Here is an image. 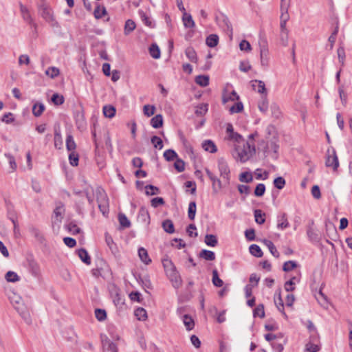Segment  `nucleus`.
Listing matches in <instances>:
<instances>
[{"mask_svg":"<svg viewBox=\"0 0 352 352\" xmlns=\"http://www.w3.org/2000/svg\"><path fill=\"white\" fill-rule=\"evenodd\" d=\"M255 153L256 149L254 144L242 141V144L235 145L232 156L236 161L244 163L249 160Z\"/></svg>","mask_w":352,"mask_h":352,"instance_id":"f257e3e1","label":"nucleus"},{"mask_svg":"<svg viewBox=\"0 0 352 352\" xmlns=\"http://www.w3.org/2000/svg\"><path fill=\"white\" fill-rule=\"evenodd\" d=\"M38 13L42 18L53 28H58V23L54 16L52 8L43 3L38 7Z\"/></svg>","mask_w":352,"mask_h":352,"instance_id":"f03ea898","label":"nucleus"},{"mask_svg":"<svg viewBox=\"0 0 352 352\" xmlns=\"http://www.w3.org/2000/svg\"><path fill=\"white\" fill-rule=\"evenodd\" d=\"M258 44L261 65L267 67L269 64V50L267 40L264 38H261L258 41Z\"/></svg>","mask_w":352,"mask_h":352,"instance_id":"7ed1b4c3","label":"nucleus"},{"mask_svg":"<svg viewBox=\"0 0 352 352\" xmlns=\"http://www.w3.org/2000/svg\"><path fill=\"white\" fill-rule=\"evenodd\" d=\"M65 212V206L63 202H56V207L53 212V216L52 218V224L57 225L59 226L63 219V216Z\"/></svg>","mask_w":352,"mask_h":352,"instance_id":"20e7f679","label":"nucleus"},{"mask_svg":"<svg viewBox=\"0 0 352 352\" xmlns=\"http://www.w3.org/2000/svg\"><path fill=\"white\" fill-rule=\"evenodd\" d=\"M325 165L327 167L331 168L333 170H336L339 166L338 158L334 148L331 151H327V156L325 162Z\"/></svg>","mask_w":352,"mask_h":352,"instance_id":"39448f33","label":"nucleus"},{"mask_svg":"<svg viewBox=\"0 0 352 352\" xmlns=\"http://www.w3.org/2000/svg\"><path fill=\"white\" fill-rule=\"evenodd\" d=\"M218 169L221 177L228 184L230 180V170L228 163L223 158L218 160Z\"/></svg>","mask_w":352,"mask_h":352,"instance_id":"423d86ee","label":"nucleus"},{"mask_svg":"<svg viewBox=\"0 0 352 352\" xmlns=\"http://www.w3.org/2000/svg\"><path fill=\"white\" fill-rule=\"evenodd\" d=\"M100 338L103 352H118L117 345L111 341L107 336L101 335Z\"/></svg>","mask_w":352,"mask_h":352,"instance_id":"0eeeda50","label":"nucleus"},{"mask_svg":"<svg viewBox=\"0 0 352 352\" xmlns=\"http://www.w3.org/2000/svg\"><path fill=\"white\" fill-rule=\"evenodd\" d=\"M289 0H281V10L282 11H285V14H282L280 16V32H286L289 31L286 28V23L287 20L289 19V15L287 14V9L289 6Z\"/></svg>","mask_w":352,"mask_h":352,"instance_id":"6e6552de","label":"nucleus"},{"mask_svg":"<svg viewBox=\"0 0 352 352\" xmlns=\"http://www.w3.org/2000/svg\"><path fill=\"white\" fill-rule=\"evenodd\" d=\"M206 175L212 182V188L214 193H217L222 188L221 181L214 175L208 168H206Z\"/></svg>","mask_w":352,"mask_h":352,"instance_id":"1a4fd4ad","label":"nucleus"},{"mask_svg":"<svg viewBox=\"0 0 352 352\" xmlns=\"http://www.w3.org/2000/svg\"><path fill=\"white\" fill-rule=\"evenodd\" d=\"M28 263L30 273L34 277H39L41 276V269L38 263L34 259H28Z\"/></svg>","mask_w":352,"mask_h":352,"instance_id":"9d476101","label":"nucleus"},{"mask_svg":"<svg viewBox=\"0 0 352 352\" xmlns=\"http://www.w3.org/2000/svg\"><path fill=\"white\" fill-rule=\"evenodd\" d=\"M20 11L23 20L30 25L36 28V25L34 22L28 8L22 3H20Z\"/></svg>","mask_w":352,"mask_h":352,"instance_id":"9b49d317","label":"nucleus"},{"mask_svg":"<svg viewBox=\"0 0 352 352\" xmlns=\"http://www.w3.org/2000/svg\"><path fill=\"white\" fill-rule=\"evenodd\" d=\"M170 280L172 282L173 286L175 288H179L182 285V278L178 272L175 270V272H173L172 273H168L166 274Z\"/></svg>","mask_w":352,"mask_h":352,"instance_id":"f8f14e48","label":"nucleus"},{"mask_svg":"<svg viewBox=\"0 0 352 352\" xmlns=\"http://www.w3.org/2000/svg\"><path fill=\"white\" fill-rule=\"evenodd\" d=\"M289 226V221L287 220V214L282 213L277 217V228L280 230H285Z\"/></svg>","mask_w":352,"mask_h":352,"instance_id":"ddd939ff","label":"nucleus"},{"mask_svg":"<svg viewBox=\"0 0 352 352\" xmlns=\"http://www.w3.org/2000/svg\"><path fill=\"white\" fill-rule=\"evenodd\" d=\"M307 235L309 240L312 243H318L320 241V236L317 231L315 230L311 226H309L307 228Z\"/></svg>","mask_w":352,"mask_h":352,"instance_id":"4468645a","label":"nucleus"},{"mask_svg":"<svg viewBox=\"0 0 352 352\" xmlns=\"http://www.w3.org/2000/svg\"><path fill=\"white\" fill-rule=\"evenodd\" d=\"M162 262L166 274L177 270L174 263L169 258H163Z\"/></svg>","mask_w":352,"mask_h":352,"instance_id":"2eb2a0df","label":"nucleus"},{"mask_svg":"<svg viewBox=\"0 0 352 352\" xmlns=\"http://www.w3.org/2000/svg\"><path fill=\"white\" fill-rule=\"evenodd\" d=\"M138 219L140 221L148 224L150 223V215L148 210L142 207L140 209Z\"/></svg>","mask_w":352,"mask_h":352,"instance_id":"dca6fc26","label":"nucleus"},{"mask_svg":"<svg viewBox=\"0 0 352 352\" xmlns=\"http://www.w3.org/2000/svg\"><path fill=\"white\" fill-rule=\"evenodd\" d=\"M252 87L254 90H256L258 93L261 94H265V96H266L267 92L265 85L263 81L258 80H253Z\"/></svg>","mask_w":352,"mask_h":352,"instance_id":"f3484780","label":"nucleus"},{"mask_svg":"<svg viewBox=\"0 0 352 352\" xmlns=\"http://www.w3.org/2000/svg\"><path fill=\"white\" fill-rule=\"evenodd\" d=\"M95 192H96V201L98 203L109 201V199H108V197H107V195L105 191L101 187H98L96 189Z\"/></svg>","mask_w":352,"mask_h":352,"instance_id":"a211bd4d","label":"nucleus"},{"mask_svg":"<svg viewBox=\"0 0 352 352\" xmlns=\"http://www.w3.org/2000/svg\"><path fill=\"white\" fill-rule=\"evenodd\" d=\"M202 148L206 151H208L211 153H214L217 152V148L214 143L210 140H207L203 142Z\"/></svg>","mask_w":352,"mask_h":352,"instance_id":"6ab92c4d","label":"nucleus"},{"mask_svg":"<svg viewBox=\"0 0 352 352\" xmlns=\"http://www.w3.org/2000/svg\"><path fill=\"white\" fill-rule=\"evenodd\" d=\"M138 256L140 260L146 265L151 263V259L149 258L147 250L145 248H140L138 249Z\"/></svg>","mask_w":352,"mask_h":352,"instance_id":"aec40b11","label":"nucleus"},{"mask_svg":"<svg viewBox=\"0 0 352 352\" xmlns=\"http://www.w3.org/2000/svg\"><path fill=\"white\" fill-rule=\"evenodd\" d=\"M182 321L187 331L192 330L195 327L194 320L188 314H184L182 316Z\"/></svg>","mask_w":352,"mask_h":352,"instance_id":"412c9836","label":"nucleus"},{"mask_svg":"<svg viewBox=\"0 0 352 352\" xmlns=\"http://www.w3.org/2000/svg\"><path fill=\"white\" fill-rule=\"evenodd\" d=\"M263 243L268 248L270 253L276 258H278L280 254L272 241L268 239L263 240Z\"/></svg>","mask_w":352,"mask_h":352,"instance_id":"4be33fe9","label":"nucleus"},{"mask_svg":"<svg viewBox=\"0 0 352 352\" xmlns=\"http://www.w3.org/2000/svg\"><path fill=\"white\" fill-rule=\"evenodd\" d=\"M163 116L161 114H157L151 120V125L154 129H159L163 125Z\"/></svg>","mask_w":352,"mask_h":352,"instance_id":"5701e85b","label":"nucleus"},{"mask_svg":"<svg viewBox=\"0 0 352 352\" xmlns=\"http://www.w3.org/2000/svg\"><path fill=\"white\" fill-rule=\"evenodd\" d=\"M199 256L205 259L206 261H214L215 259V254L214 252L208 250H202L199 254Z\"/></svg>","mask_w":352,"mask_h":352,"instance_id":"b1692460","label":"nucleus"},{"mask_svg":"<svg viewBox=\"0 0 352 352\" xmlns=\"http://www.w3.org/2000/svg\"><path fill=\"white\" fill-rule=\"evenodd\" d=\"M300 280L297 277H292L289 280L285 283L284 288L287 292H293L295 290V285L296 283H299Z\"/></svg>","mask_w":352,"mask_h":352,"instance_id":"393cba45","label":"nucleus"},{"mask_svg":"<svg viewBox=\"0 0 352 352\" xmlns=\"http://www.w3.org/2000/svg\"><path fill=\"white\" fill-rule=\"evenodd\" d=\"M78 255L81 261L85 264L89 265L91 263V258L85 249H79L78 250Z\"/></svg>","mask_w":352,"mask_h":352,"instance_id":"a878e982","label":"nucleus"},{"mask_svg":"<svg viewBox=\"0 0 352 352\" xmlns=\"http://www.w3.org/2000/svg\"><path fill=\"white\" fill-rule=\"evenodd\" d=\"M185 54L187 58L192 63L197 62V56L195 50L192 47H188L185 50Z\"/></svg>","mask_w":352,"mask_h":352,"instance_id":"bb28decb","label":"nucleus"},{"mask_svg":"<svg viewBox=\"0 0 352 352\" xmlns=\"http://www.w3.org/2000/svg\"><path fill=\"white\" fill-rule=\"evenodd\" d=\"M104 236H105V242H106L107 246L109 248V249L111 250V251L113 254H116L117 252V247H116V244L114 243L112 237L107 232L105 233Z\"/></svg>","mask_w":352,"mask_h":352,"instance_id":"cd10ccee","label":"nucleus"},{"mask_svg":"<svg viewBox=\"0 0 352 352\" xmlns=\"http://www.w3.org/2000/svg\"><path fill=\"white\" fill-rule=\"evenodd\" d=\"M102 111L105 117L112 118L115 116L116 110V108L112 105H105L103 107Z\"/></svg>","mask_w":352,"mask_h":352,"instance_id":"c85d7f7f","label":"nucleus"},{"mask_svg":"<svg viewBox=\"0 0 352 352\" xmlns=\"http://www.w3.org/2000/svg\"><path fill=\"white\" fill-rule=\"evenodd\" d=\"M183 22L184 25L186 28H193L195 26V22L192 18V16L190 14H188L186 12H184L183 14Z\"/></svg>","mask_w":352,"mask_h":352,"instance_id":"c756f323","label":"nucleus"},{"mask_svg":"<svg viewBox=\"0 0 352 352\" xmlns=\"http://www.w3.org/2000/svg\"><path fill=\"white\" fill-rule=\"evenodd\" d=\"M149 54L155 59L160 58V50L156 43H153L149 47Z\"/></svg>","mask_w":352,"mask_h":352,"instance_id":"7c9ffc66","label":"nucleus"},{"mask_svg":"<svg viewBox=\"0 0 352 352\" xmlns=\"http://www.w3.org/2000/svg\"><path fill=\"white\" fill-rule=\"evenodd\" d=\"M66 148L67 151L72 152L75 151V149L76 148V142L74 140V138L72 135L67 134L66 138Z\"/></svg>","mask_w":352,"mask_h":352,"instance_id":"2f4dec72","label":"nucleus"},{"mask_svg":"<svg viewBox=\"0 0 352 352\" xmlns=\"http://www.w3.org/2000/svg\"><path fill=\"white\" fill-rule=\"evenodd\" d=\"M107 14V10L104 6H100V5H97L94 12V15L96 19H101L103 16Z\"/></svg>","mask_w":352,"mask_h":352,"instance_id":"473e14b6","label":"nucleus"},{"mask_svg":"<svg viewBox=\"0 0 352 352\" xmlns=\"http://www.w3.org/2000/svg\"><path fill=\"white\" fill-rule=\"evenodd\" d=\"M195 82L201 87H206L209 84V76L207 75H199L195 78Z\"/></svg>","mask_w":352,"mask_h":352,"instance_id":"72a5a7b5","label":"nucleus"},{"mask_svg":"<svg viewBox=\"0 0 352 352\" xmlns=\"http://www.w3.org/2000/svg\"><path fill=\"white\" fill-rule=\"evenodd\" d=\"M136 27L135 22L131 19H128L125 22L124 33L125 35H129L133 32Z\"/></svg>","mask_w":352,"mask_h":352,"instance_id":"f704fd0d","label":"nucleus"},{"mask_svg":"<svg viewBox=\"0 0 352 352\" xmlns=\"http://www.w3.org/2000/svg\"><path fill=\"white\" fill-rule=\"evenodd\" d=\"M139 14L142 22L148 27L153 28L155 27V23L151 21L150 17L143 11H139Z\"/></svg>","mask_w":352,"mask_h":352,"instance_id":"c9c22d12","label":"nucleus"},{"mask_svg":"<svg viewBox=\"0 0 352 352\" xmlns=\"http://www.w3.org/2000/svg\"><path fill=\"white\" fill-rule=\"evenodd\" d=\"M219 37L217 34L209 35L206 40V45L210 47H214L217 45Z\"/></svg>","mask_w":352,"mask_h":352,"instance_id":"e433bc0d","label":"nucleus"},{"mask_svg":"<svg viewBox=\"0 0 352 352\" xmlns=\"http://www.w3.org/2000/svg\"><path fill=\"white\" fill-rule=\"evenodd\" d=\"M162 228L167 233L172 234L175 232L174 224L170 219H166L162 222Z\"/></svg>","mask_w":352,"mask_h":352,"instance_id":"4c0bfd02","label":"nucleus"},{"mask_svg":"<svg viewBox=\"0 0 352 352\" xmlns=\"http://www.w3.org/2000/svg\"><path fill=\"white\" fill-rule=\"evenodd\" d=\"M212 282L215 287H221L223 285V281L219 277L217 270H212Z\"/></svg>","mask_w":352,"mask_h":352,"instance_id":"58836bf2","label":"nucleus"},{"mask_svg":"<svg viewBox=\"0 0 352 352\" xmlns=\"http://www.w3.org/2000/svg\"><path fill=\"white\" fill-rule=\"evenodd\" d=\"M44 110L45 106L43 103H36L33 105L32 113L34 116L39 117L41 116Z\"/></svg>","mask_w":352,"mask_h":352,"instance_id":"ea45409f","label":"nucleus"},{"mask_svg":"<svg viewBox=\"0 0 352 352\" xmlns=\"http://www.w3.org/2000/svg\"><path fill=\"white\" fill-rule=\"evenodd\" d=\"M197 211V205L195 201L190 202L188 208V218L192 221L195 219V214Z\"/></svg>","mask_w":352,"mask_h":352,"instance_id":"a19ab883","label":"nucleus"},{"mask_svg":"<svg viewBox=\"0 0 352 352\" xmlns=\"http://www.w3.org/2000/svg\"><path fill=\"white\" fill-rule=\"evenodd\" d=\"M54 146L60 149L63 146V140L60 130L55 129L54 131Z\"/></svg>","mask_w":352,"mask_h":352,"instance_id":"79ce46f5","label":"nucleus"},{"mask_svg":"<svg viewBox=\"0 0 352 352\" xmlns=\"http://www.w3.org/2000/svg\"><path fill=\"white\" fill-rule=\"evenodd\" d=\"M250 252L252 255L260 258L263 256V252L261 248L256 244H252L249 248Z\"/></svg>","mask_w":352,"mask_h":352,"instance_id":"37998d69","label":"nucleus"},{"mask_svg":"<svg viewBox=\"0 0 352 352\" xmlns=\"http://www.w3.org/2000/svg\"><path fill=\"white\" fill-rule=\"evenodd\" d=\"M204 242L210 247H215L218 243L217 236L214 234H206Z\"/></svg>","mask_w":352,"mask_h":352,"instance_id":"c03bdc74","label":"nucleus"},{"mask_svg":"<svg viewBox=\"0 0 352 352\" xmlns=\"http://www.w3.org/2000/svg\"><path fill=\"white\" fill-rule=\"evenodd\" d=\"M65 228L72 234H77L80 232V229L74 222H69L65 225Z\"/></svg>","mask_w":352,"mask_h":352,"instance_id":"a18cd8bd","label":"nucleus"},{"mask_svg":"<svg viewBox=\"0 0 352 352\" xmlns=\"http://www.w3.org/2000/svg\"><path fill=\"white\" fill-rule=\"evenodd\" d=\"M274 302L276 305L277 309L286 316L285 312L284 311V304L283 300L281 298L280 292H278L277 297L274 298Z\"/></svg>","mask_w":352,"mask_h":352,"instance_id":"49530a36","label":"nucleus"},{"mask_svg":"<svg viewBox=\"0 0 352 352\" xmlns=\"http://www.w3.org/2000/svg\"><path fill=\"white\" fill-rule=\"evenodd\" d=\"M5 278L8 282L10 283H16L20 280L18 274L12 271H8L5 275Z\"/></svg>","mask_w":352,"mask_h":352,"instance_id":"de8ad7c7","label":"nucleus"},{"mask_svg":"<svg viewBox=\"0 0 352 352\" xmlns=\"http://www.w3.org/2000/svg\"><path fill=\"white\" fill-rule=\"evenodd\" d=\"M239 179L241 182L250 183L253 181V177L250 172H243L239 175Z\"/></svg>","mask_w":352,"mask_h":352,"instance_id":"09e8293b","label":"nucleus"},{"mask_svg":"<svg viewBox=\"0 0 352 352\" xmlns=\"http://www.w3.org/2000/svg\"><path fill=\"white\" fill-rule=\"evenodd\" d=\"M239 100V96L234 90H233L229 94L223 95V103H226L228 101H235V100Z\"/></svg>","mask_w":352,"mask_h":352,"instance_id":"8fccbe9b","label":"nucleus"},{"mask_svg":"<svg viewBox=\"0 0 352 352\" xmlns=\"http://www.w3.org/2000/svg\"><path fill=\"white\" fill-rule=\"evenodd\" d=\"M177 153L173 149H167L164 153V157L168 162L177 159Z\"/></svg>","mask_w":352,"mask_h":352,"instance_id":"3c124183","label":"nucleus"},{"mask_svg":"<svg viewBox=\"0 0 352 352\" xmlns=\"http://www.w3.org/2000/svg\"><path fill=\"white\" fill-rule=\"evenodd\" d=\"M254 317H259L263 318L265 317L264 305L263 304L258 305L253 311Z\"/></svg>","mask_w":352,"mask_h":352,"instance_id":"603ef678","label":"nucleus"},{"mask_svg":"<svg viewBox=\"0 0 352 352\" xmlns=\"http://www.w3.org/2000/svg\"><path fill=\"white\" fill-rule=\"evenodd\" d=\"M135 316L139 320H145L147 318L146 311L142 307H139L135 310Z\"/></svg>","mask_w":352,"mask_h":352,"instance_id":"864d4df0","label":"nucleus"},{"mask_svg":"<svg viewBox=\"0 0 352 352\" xmlns=\"http://www.w3.org/2000/svg\"><path fill=\"white\" fill-rule=\"evenodd\" d=\"M45 74L51 78H54L60 74V70L56 67H50L45 71Z\"/></svg>","mask_w":352,"mask_h":352,"instance_id":"5fc2aeb1","label":"nucleus"},{"mask_svg":"<svg viewBox=\"0 0 352 352\" xmlns=\"http://www.w3.org/2000/svg\"><path fill=\"white\" fill-rule=\"evenodd\" d=\"M270 109H271V112H272V116L274 118L278 119L281 117L282 112H281L280 109L278 104H272L271 105Z\"/></svg>","mask_w":352,"mask_h":352,"instance_id":"6e6d98bb","label":"nucleus"},{"mask_svg":"<svg viewBox=\"0 0 352 352\" xmlns=\"http://www.w3.org/2000/svg\"><path fill=\"white\" fill-rule=\"evenodd\" d=\"M118 220L120 226L123 228H129L131 226L130 221L127 219L126 215L122 213L118 214Z\"/></svg>","mask_w":352,"mask_h":352,"instance_id":"4d7b16f0","label":"nucleus"},{"mask_svg":"<svg viewBox=\"0 0 352 352\" xmlns=\"http://www.w3.org/2000/svg\"><path fill=\"white\" fill-rule=\"evenodd\" d=\"M69 163L73 166H76L78 164L79 156L76 151L70 152L69 155Z\"/></svg>","mask_w":352,"mask_h":352,"instance_id":"13d9d810","label":"nucleus"},{"mask_svg":"<svg viewBox=\"0 0 352 352\" xmlns=\"http://www.w3.org/2000/svg\"><path fill=\"white\" fill-rule=\"evenodd\" d=\"M265 214L262 212L261 210H256L254 211L255 221L258 224L264 223L265 219L264 217Z\"/></svg>","mask_w":352,"mask_h":352,"instance_id":"bf43d9fd","label":"nucleus"},{"mask_svg":"<svg viewBox=\"0 0 352 352\" xmlns=\"http://www.w3.org/2000/svg\"><path fill=\"white\" fill-rule=\"evenodd\" d=\"M151 143L153 144V146L158 149H162L163 148V142L162 139L156 135H154L151 139Z\"/></svg>","mask_w":352,"mask_h":352,"instance_id":"052dcab7","label":"nucleus"},{"mask_svg":"<svg viewBox=\"0 0 352 352\" xmlns=\"http://www.w3.org/2000/svg\"><path fill=\"white\" fill-rule=\"evenodd\" d=\"M51 100L55 105H60L65 101L64 97L57 93L52 95Z\"/></svg>","mask_w":352,"mask_h":352,"instance_id":"680f3d73","label":"nucleus"},{"mask_svg":"<svg viewBox=\"0 0 352 352\" xmlns=\"http://www.w3.org/2000/svg\"><path fill=\"white\" fill-rule=\"evenodd\" d=\"M289 41V31L280 32V43L286 47L288 45Z\"/></svg>","mask_w":352,"mask_h":352,"instance_id":"e2e57ef3","label":"nucleus"},{"mask_svg":"<svg viewBox=\"0 0 352 352\" xmlns=\"http://www.w3.org/2000/svg\"><path fill=\"white\" fill-rule=\"evenodd\" d=\"M274 185L278 190H281L285 186V179L283 177H278L274 179Z\"/></svg>","mask_w":352,"mask_h":352,"instance_id":"0e129e2a","label":"nucleus"},{"mask_svg":"<svg viewBox=\"0 0 352 352\" xmlns=\"http://www.w3.org/2000/svg\"><path fill=\"white\" fill-rule=\"evenodd\" d=\"M297 266V264L294 261H289L284 263L283 266V270L285 272H289L294 268H296Z\"/></svg>","mask_w":352,"mask_h":352,"instance_id":"69168bd1","label":"nucleus"},{"mask_svg":"<svg viewBox=\"0 0 352 352\" xmlns=\"http://www.w3.org/2000/svg\"><path fill=\"white\" fill-rule=\"evenodd\" d=\"M155 107L153 105L146 104L144 106L143 111L145 116L150 117L155 113Z\"/></svg>","mask_w":352,"mask_h":352,"instance_id":"338daca9","label":"nucleus"},{"mask_svg":"<svg viewBox=\"0 0 352 352\" xmlns=\"http://www.w3.org/2000/svg\"><path fill=\"white\" fill-rule=\"evenodd\" d=\"M265 192V186L263 184H258L254 189V195L262 197Z\"/></svg>","mask_w":352,"mask_h":352,"instance_id":"774afa93","label":"nucleus"}]
</instances>
